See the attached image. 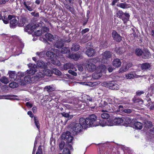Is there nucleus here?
<instances>
[{
	"instance_id": "obj_9",
	"label": "nucleus",
	"mask_w": 154,
	"mask_h": 154,
	"mask_svg": "<svg viewBox=\"0 0 154 154\" xmlns=\"http://www.w3.org/2000/svg\"><path fill=\"white\" fill-rule=\"evenodd\" d=\"M112 35L113 39L116 42H120L122 40L121 36L116 31H112Z\"/></svg>"
},
{
	"instance_id": "obj_31",
	"label": "nucleus",
	"mask_w": 154,
	"mask_h": 154,
	"mask_svg": "<svg viewBox=\"0 0 154 154\" xmlns=\"http://www.w3.org/2000/svg\"><path fill=\"white\" fill-rule=\"evenodd\" d=\"M70 50L68 47H65L62 48L61 51V53L62 54H66L69 53Z\"/></svg>"
},
{
	"instance_id": "obj_7",
	"label": "nucleus",
	"mask_w": 154,
	"mask_h": 154,
	"mask_svg": "<svg viewBox=\"0 0 154 154\" xmlns=\"http://www.w3.org/2000/svg\"><path fill=\"white\" fill-rule=\"evenodd\" d=\"M8 18L10 20V27L12 28H15L18 23V21L16 19L15 17L14 16L9 15Z\"/></svg>"
},
{
	"instance_id": "obj_3",
	"label": "nucleus",
	"mask_w": 154,
	"mask_h": 154,
	"mask_svg": "<svg viewBox=\"0 0 154 154\" xmlns=\"http://www.w3.org/2000/svg\"><path fill=\"white\" fill-rule=\"evenodd\" d=\"M98 58H94L88 60V63L86 65L87 70L90 72H93L96 70L95 64L98 62Z\"/></svg>"
},
{
	"instance_id": "obj_36",
	"label": "nucleus",
	"mask_w": 154,
	"mask_h": 154,
	"mask_svg": "<svg viewBox=\"0 0 154 154\" xmlns=\"http://www.w3.org/2000/svg\"><path fill=\"white\" fill-rule=\"evenodd\" d=\"M103 113L101 114V117L103 119H108L109 117V114L106 113L107 112H103Z\"/></svg>"
},
{
	"instance_id": "obj_35",
	"label": "nucleus",
	"mask_w": 154,
	"mask_h": 154,
	"mask_svg": "<svg viewBox=\"0 0 154 154\" xmlns=\"http://www.w3.org/2000/svg\"><path fill=\"white\" fill-rule=\"evenodd\" d=\"M79 48V46L77 44H73L71 48L72 51H78Z\"/></svg>"
},
{
	"instance_id": "obj_44",
	"label": "nucleus",
	"mask_w": 154,
	"mask_h": 154,
	"mask_svg": "<svg viewBox=\"0 0 154 154\" xmlns=\"http://www.w3.org/2000/svg\"><path fill=\"white\" fill-rule=\"evenodd\" d=\"M104 109H102L101 110L102 112H107L108 111H111V109L110 106L108 105L107 103V105H106Z\"/></svg>"
},
{
	"instance_id": "obj_42",
	"label": "nucleus",
	"mask_w": 154,
	"mask_h": 154,
	"mask_svg": "<svg viewBox=\"0 0 154 154\" xmlns=\"http://www.w3.org/2000/svg\"><path fill=\"white\" fill-rule=\"evenodd\" d=\"M135 54L138 56H140L142 55L143 53L142 50L140 48H137L135 51Z\"/></svg>"
},
{
	"instance_id": "obj_48",
	"label": "nucleus",
	"mask_w": 154,
	"mask_h": 154,
	"mask_svg": "<svg viewBox=\"0 0 154 154\" xmlns=\"http://www.w3.org/2000/svg\"><path fill=\"white\" fill-rule=\"evenodd\" d=\"M2 20H3V22L6 24H8L9 23V20L8 17L6 16H3L2 17Z\"/></svg>"
},
{
	"instance_id": "obj_49",
	"label": "nucleus",
	"mask_w": 154,
	"mask_h": 154,
	"mask_svg": "<svg viewBox=\"0 0 154 154\" xmlns=\"http://www.w3.org/2000/svg\"><path fill=\"white\" fill-rule=\"evenodd\" d=\"M53 72L56 75H60L61 74V72L58 69L56 68L54 69Z\"/></svg>"
},
{
	"instance_id": "obj_58",
	"label": "nucleus",
	"mask_w": 154,
	"mask_h": 154,
	"mask_svg": "<svg viewBox=\"0 0 154 154\" xmlns=\"http://www.w3.org/2000/svg\"><path fill=\"white\" fill-rule=\"evenodd\" d=\"M68 72L69 73L72 74L74 76H76L77 74L75 72H74L72 70H70L68 71Z\"/></svg>"
},
{
	"instance_id": "obj_5",
	"label": "nucleus",
	"mask_w": 154,
	"mask_h": 154,
	"mask_svg": "<svg viewBox=\"0 0 154 154\" xmlns=\"http://www.w3.org/2000/svg\"><path fill=\"white\" fill-rule=\"evenodd\" d=\"M101 85L102 86L109 88L113 90H117L120 88L119 85L114 82L113 83L104 82L102 83Z\"/></svg>"
},
{
	"instance_id": "obj_41",
	"label": "nucleus",
	"mask_w": 154,
	"mask_h": 154,
	"mask_svg": "<svg viewBox=\"0 0 154 154\" xmlns=\"http://www.w3.org/2000/svg\"><path fill=\"white\" fill-rule=\"evenodd\" d=\"M114 125L112 121L110 119L108 120L106 122H105L104 124V125H107L109 126H112Z\"/></svg>"
},
{
	"instance_id": "obj_2",
	"label": "nucleus",
	"mask_w": 154,
	"mask_h": 154,
	"mask_svg": "<svg viewBox=\"0 0 154 154\" xmlns=\"http://www.w3.org/2000/svg\"><path fill=\"white\" fill-rule=\"evenodd\" d=\"M97 116L94 115H92L86 118L87 127L96 126L98 125Z\"/></svg>"
},
{
	"instance_id": "obj_30",
	"label": "nucleus",
	"mask_w": 154,
	"mask_h": 154,
	"mask_svg": "<svg viewBox=\"0 0 154 154\" xmlns=\"http://www.w3.org/2000/svg\"><path fill=\"white\" fill-rule=\"evenodd\" d=\"M124 15L125 17H123L122 18V20L124 21V23H125L129 20L130 15L128 14L127 13H124Z\"/></svg>"
},
{
	"instance_id": "obj_47",
	"label": "nucleus",
	"mask_w": 154,
	"mask_h": 154,
	"mask_svg": "<svg viewBox=\"0 0 154 154\" xmlns=\"http://www.w3.org/2000/svg\"><path fill=\"white\" fill-rule=\"evenodd\" d=\"M107 104V103L106 101H101L100 103L99 104V106L103 108H105Z\"/></svg>"
},
{
	"instance_id": "obj_54",
	"label": "nucleus",
	"mask_w": 154,
	"mask_h": 154,
	"mask_svg": "<svg viewBox=\"0 0 154 154\" xmlns=\"http://www.w3.org/2000/svg\"><path fill=\"white\" fill-rule=\"evenodd\" d=\"M36 54L40 57H42L45 56V53L44 51H42L40 52H37L36 53Z\"/></svg>"
},
{
	"instance_id": "obj_46",
	"label": "nucleus",
	"mask_w": 154,
	"mask_h": 154,
	"mask_svg": "<svg viewBox=\"0 0 154 154\" xmlns=\"http://www.w3.org/2000/svg\"><path fill=\"white\" fill-rule=\"evenodd\" d=\"M9 86L11 88H14L17 87L18 86V85L15 82H13L10 83Z\"/></svg>"
},
{
	"instance_id": "obj_45",
	"label": "nucleus",
	"mask_w": 154,
	"mask_h": 154,
	"mask_svg": "<svg viewBox=\"0 0 154 154\" xmlns=\"http://www.w3.org/2000/svg\"><path fill=\"white\" fill-rule=\"evenodd\" d=\"M61 114L63 116H64L66 118H67L68 119H71L72 117L73 116L71 115H70L68 113L63 112L61 113Z\"/></svg>"
},
{
	"instance_id": "obj_64",
	"label": "nucleus",
	"mask_w": 154,
	"mask_h": 154,
	"mask_svg": "<svg viewBox=\"0 0 154 154\" xmlns=\"http://www.w3.org/2000/svg\"><path fill=\"white\" fill-rule=\"evenodd\" d=\"M27 114L31 118H32L34 117L33 114H32V112L30 111H28L27 112Z\"/></svg>"
},
{
	"instance_id": "obj_13",
	"label": "nucleus",
	"mask_w": 154,
	"mask_h": 154,
	"mask_svg": "<svg viewBox=\"0 0 154 154\" xmlns=\"http://www.w3.org/2000/svg\"><path fill=\"white\" fill-rule=\"evenodd\" d=\"M141 76H139L137 75L135 73L132 72L130 73L127 74L125 75V77L127 79H134V78H137L139 77H140Z\"/></svg>"
},
{
	"instance_id": "obj_6",
	"label": "nucleus",
	"mask_w": 154,
	"mask_h": 154,
	"mask_svg": "<svg viewBox=\"0 0 154 154\" xmlns=\"http://www.w3.org/2000/svg\"><path fill=\"white\" fill-rule=\"evenodd\" d=\"M111 56L112 53L110 51H105L103 53L100 61L103 63H106L107 62V60L110 58Z\"/></svg>"
},
{
	"instance_id": "obj_39",
	"label": "nucleus",
	"mask_w": 154,
	"mask_h": 154,
	"mask_svg": "<svg viewBox=\"0 0 154 154\" xmlns=\"http://www.w3.org/2000/svg\"><path fill=\"white\" fill-rule=\"evenodd\" d=\"M40 26L38 24H35L34 25H32L31 24V32L34 31L35 29L40 28Z\"/></svg>"
},
{
	"instance_id": "obj_50",
	"label": "nucleus",
	"mask_w": 154,
	"mask_h": 154,
	"mask_svg": "<svg viewBox=\"0 0 154 154\" xmlns=\"http://www.w3.org/2000/svg\"><path fill=\"white\" fill-rule=\"evenodd\" d=\"M35 33L36 35L39 36L42 35L43 33L42 30L41 29L40 30H37L36 31H35Z\"/></svg>"
},
{
	"instance_id": "obj_27",
	"label": "nucleus",
	"mask_w": 154,
	"mask_h": 154,
	"mask_svg": "<svg viewBox=\"0 0 154 154\" xmlns=\"http://www.w3.org/2000/svg\"><path fill=\"white\" fill-rule=\"evenodd\" d=\"M44 75L50 76L52 73V71L48 69H44L43 70Z\"/></svg>"
},
{
	"instance_id": "obj_25",
	"label": "nucleus",
	"mask_w": 154,
	"mask_h": 154,
	"mask_svg": "<svg viewBox=\"0 0 154 154\" xmlns=\"http://www.w3.org/2000/svg\"><path fill=\"white\" fill-rule=\"evenodd\" d=\"M134 125L135 128L137 129H141L143 127V124L139 122H135Z\"/></svg>"
},
{
	"instance_id": "obj_43",
	"label": "nucleus",
	"mask_w": 154,
	"mask_h": 154,
	"mask_svg": "<svg viewBox=\"0 0 154 154\" xmlns=\"http://www.w3.org/2000/svg\"><path fill=\"white\" fill-rule=\"evenodd\" d=\"M124 13L123 11H122L120 10L117 11L116 13V15L117 17H119L122 20V18L123 17L122 15H124Z\"/></svg>"
},
{
	"instance_id": "obj_24",
	"label": "nucleus",
	"mask_w": 154,
	"mask_h": 154,
	"mask_svg": "<svg viewBox=\"0 0 154 154\" xmlns=\"http://www.w3.org/2000/svg\"><path fill=\"white\" fill-rule=\"evenodd\" d=\"M45 37L46 39L49 41H52L54 38V36L49 33H46L45 35Z\"/></svg>"
},
{
	"instance_id": "obj_21",
	"label": "nucleus",
	"mask_w": 154,
	"mask_h": 154,
	"mask_svg": "<svg viewBox=\"0 0 154 154\" xmlns=\"http://www.w3.org/2000/svg\"><path fill=\"white\" fill-rule=\"evenodd\" d=\"M150 67V64L147 63H144L142 64L141 67L142 70H145L149 69Z\"/></svg>"
},
{
	"instance_id": "obj_59",
	"label": "nucleus",
	"mask_w": 154,
	"mask_h": 154,
	"mask_svg": "<svg viewBox=\"0 0 154 154\" xmlns=\"http://www.w3.org/2000/svg\"><path fill=\"white\" fill-rule=\"evenodd\" d=\"M123 112H124L127 113H131L132 112V111L131 109H124L123 110Z\"/></svg>"
},
{
	"instance_id": "obj_51",
	"label": "nucleus",
	"mask_w": 154,
	"mask_h": 154,
	"mask_svg": "<svg viewBox=\"0 0 154 154\" xmlns=\"http://www.w3.org/2000/svg\"><path fill=\"white\" fill-rule=\"evenodd\" d=\"M31 24H29L27 25L26 28H25V30L27 32H30L31 31Z\"/></svg>"
},
{
	"instance_id": "obj_61",
	"label": "nucleus",
	"mask_w": 154,
	"mask_h": 154,
	"mask_svg": "<svg viewBox=\"0 0 154 154\" xmlns=\"http://www.w3.org/2000/svg\"><path fill=\"white\" fill-rule=\"evenodd\" d=\"M144 92L143 91H138L136 92V94L137 95L140 96L142 94H143Z\"/></svg>"
},
{
	"instance_id": "obj_53",
	"label": "nucleus",
	"mask_w": 154,
	"mask_h": 154,
	"mask_svg": "<svg viewBox=\"0 0 154 154\" xmlns=\"http://www.w3.org/2000/svg\"><path fill=\"white\" fill-rule=\"evenodd\" d=\"M34 122L35 125L38 129L39 128V122L37 119V118L35 117H34Z\"/></svg>"
},
{
	"instance_id": "obj_60",
	"label": "nucleus",
	"mask_w": 154,
	"mask_h": 154,
	"mask_svg": "<svg viewBox=\"0 0 154 154\" xmlns=\"http://www.w3.org/2000/svg\"><path fill=\"white\" fill-rule=\"evenodd\" d=\"M89 29L88 28H86L84 29H83L82 32V35L87 32L89 31Z\"/></svg>"
},
{
	"instance_id": "obj_19",
	"label": "nucleus",
	"mask_w": 154,
	"mask_h": 154,
	"mask_svg": "<svg viewBox=\"0 0 154 154\" xmlns=\"http://www.w3.org/2000/svg\"><path fill=\"white\" fill-rule=\"evenodd\" d=\"M63 41L61 40H58L54 44L55 47L57 48H60L63 46L64 44Z\"/></svg>"
},
{
	"instance_id": "obj_32",
	"label": "nucleus",
	"mask_w": 154,
	"mask_h": 154,
	"mask_svg": "<svg viewBox=\"0 0 154 154\" xmlns=\"http://www.w3.org/2000/svg\"><path fill=\"white\" fill-rule=\"evenodd\" d=\"M128 69V67L126 65H123L120 69L119 72V73H122L125 72Z\"/></svg>"
},
{
	"instance_id": "obj_56",
	"label": "nucleus",
	"mask_w": 154,
	"mask_h": 154,
	"mask_svg": "<svg viewBox=\"0 0 154 154\" xmlns=\"http://www.w3.org/2000/svg\"><path fill=\"white\" fill-rule=\"evenodd\" d=\"M41 28L42 30L43 33L47 32L49 31V29L47 27H43Z\"/></svg>"
},
{
	"instance_id": "obj_62",
	"label": "nucleus",
	"mask_w": 154,
	"mask_h": 154,
	"mask_svg": "<svg viewBox=\"0 0 154 154\" xmlns=\"http://www.w3.org/2000/svg\"><path fill=\"white\" fill-rule=\"evenodd\" d=\"M121 48H118L116 50V53L118 54H121V53H122L123 52L121 51Z\"/></svg>"
},
{
	"instance_id": "obj_20",
	"label": "nucleus",
	"mask_w": 154,
	"mask_h": 154,
	"mask_svg": "<svg viewBox=\"0 0 154 154\" xmlns=\"http://www.w3.org/2000/svg\"><path fill=\"white\" fill-rule=\"evenodd\" d=\"M74 66L73 64L70 63H67L64 64L63 66V69L64 70H67V69H73Z\"/></svg>"
},
{
	"instance_id": "obj_4",
	"label": "nucleus",
	"mask_w": 154,
	"mask_h": 154,
	"mask_svg": "<svg viewBox=\"0 0 154 154\" xmlns=\"http://www.w3.org/2000/svg\"><path fill=\"white\" fill-rule=\"evenodd\" d=\"M106 67L103 64H101L97 67L95 70V72L93 74V78L94 79H98L102 75V73H105Z\"/></svg>"
},
{
	"instance_id": "obj_10",
	"label": "nucleus",
	"mask_w": 154,
	"mask_h": 154,
	"mask_svg": "<svg viewBox=\"0 0 154 154\" xmlns=\"http://www.w3.org/2000/svg\"><path fill=\"white\" fill-rule=\"evenodd\" d=\"M70 132H67L66 134H62V137L65 139H66L67 142L69 143H71L73 139V137L71 135H70Z\"/></svg>"
},
{
	"instance_id": "obj_16",
	"label": "nucleus",
	"mask_w": 154,
	"mask_h": 154,
	"mask_svg": "<svg viewBox=\"0 0 154 154\" xmlns=\"http://www.w3.org/2000/svg\"><path fill=\"white\" fill-rule=\"evenodd\" d=\"M67 57L75 60H77L80 57V55L78 53L75 54H69Z\"/></svg>"
},
{
	"instance_id": "obj_1",
	"label": "nucleus",
	"mask_w": 154,
	"mask_h": 154,
	"mask_svg": "<svg viewBox=\"0 0 154 154\" xmlns=\"http://www.w3.org/2000/svg\"><path fill=\"white\" fill-rule=\"evenodd\" d=\"M28 67H31L29 70H27V74L28 75L26 76L24 78L25 81L27 83H31L32 82L33 80V82L35 81V77H31L34 74L36 70L37 66L35 65H33L31 63H29L28 65Z\"/></svg>"
},
{
	"instance_id": "obj_12",
	"label": "nucleus",
	"mask_w": 154,
	"mask_h": 154,
	"mask_svg": "<svg viewBox=\"0 0 154 154\" xmlns=\"http://www.w3.org/2000/svg\"><path fill=\"white\" fill-rule=\"evenodd\" d=\"M72 148L70 144L68 143L65 146L63 152V154H70L69 150L72 149Z\"/></svg>"
},
{
	"instance_id": "obj_34",
	"label": "nucleus",
	"mask_w": 154,
	"mask_h": 154,
	"mask_svg": "<svg viewBox=\"0 0 154 154\" xmlns=\"http://www.w3.org/2000/svg\"><path fill=\"white\" fill-rule=\"evenodd\" d=\"M144 125L146 128H150L152 127V123L149 121H146L144 122Z\"/></svg>"
},
{
	"instance_id": "obj_33",
	"label": "nucleus",
	"mask_w": 154,
	"mask_h": 154,
	"mask_svg": "<svg viewBox=\"0 0 154 154\" xmlns=\"http://www.w3.org/2000/svg\"><path fill=\"white\" fill-rule=\"evenodd\" d=\"M46 54L48 57L50 58L51 60L56 56L51 51H48L46 53Z\"/></svg>"
},
{
	"instance_id": "obj_29",
	"label": "nucleus",
	"mask_w": 154,
	"mask_h": 154,
	"mask_svg": "<svg viewBox=\"0 0 154 154\" xmlns=\"http://www.w3.org/2000/svg\"><path fill=\"white\" fill-rule=\"evenodd\" d=\"M123 120L121 118H116L114 120V122L116 125H118L122 123Z\"/></svg>"
},
{
	"instance_id": "obj_22",
	"label": "nucleus",
	"mask_w": 154,
	"mask_h": 154,
	"mask_svg": "<svg viewBox=\"0 0 154 154\" xmlns=\"http://www.w3.org/2000/svg\"><path fill=\"white\" fill-rule=\"evenodd\" d=\"M117 6L123 9L127 8L130 7V5L126 3H119L117 5Z\"/></svg>"
},
{
	"instance_id": "obj_38",
	"label": "nucleus",
	"mask_w": 154,
	"mask_h": 154,
	"mask_svg": "<svg viewBox=\"0 0 154 154\" xmlns=\"http://www.w3.org/2000/svg\"><path fill=\"white\" fill-rule=\"evenodd\" d=\"M143 57L144 59H146L150 57V53L148 51H147L143 53Z\"/></svg>"
},
{
	"instance_id": "obj_15",
	"label": "nucleus",
	"mask_w": 154,
	"mask_h": 154,
	"mask_svg": "<svg viewBox=\"0 0 154 154\" xmlns=\"http://www.w3.org/2000/svg\"><path fill=\"white\" fill-rule=\"evenodd\" d=\"M10 78L12 81H15L17 78L16 72L15 71H10L8 72Z\"/></svg>"
},
{
	"instance_id": "obj_63",
	"label": "nucleus",
	"mask_w": 154,
	"mask_h": 154,
	"mask_svg": "<svg viewBox=\"0 0 154 154\" xmlns=\"http://www.w3.org/2000/svg\"><path fill=\"white\" fill-rule=\"evenodd\" d=\"M26 105L27 106L30 108H31L32 106V104L30 103L29 102H27L26 103Z\"/></svg>"
},
{
	"instance_id": "obj_18",
	"label": "nucleus",
	"mask_w": 154,
	"mask_h": 154,
	"mask_svg": "<svg viewBox=\"0 0 154 154\" xmlns=\"http://www.w3.org/2000/svg\"><path fill=\"white\" fill-rule=\"evenodd\" d=\"M38 66L41 68H45L47 66V63H45L42 61H38L37 63Z\"/></svg>"
},
{
	"instance_id": "obj_17",
	"label": "nucleus",
	"mask_w": 154,
	"mask_h": 154,
	"mask_svg": "<svg viewBox=\"0 0 154 154\" xmlns=\"http://www.w3.org/2000/svg\"><path fill=\"white\" fill-rule=\"evenodd\" d=\"M95 53V50L92 48L88 49L86 52V54L89 57L94 56Z\"/></svg>"
},
{
	"instance_id": "obj_40",
	"label": "nucleus",
	"mask_w": 154,
	"mask_h": 154,
	"mask_svg": "<svg viewBox=\"0 0 154 154\" xmlns=\"http://www.w3.org/2000/svg\"><path fill=\"white\" fill-rule=\"evenodd\" d=\"M0 81L5 84H7L9 82L8 79L5 77H3L1 78Z\"/></svg>"
},
{
	"instance_id": "obj_55",
	"label": "nucleus",
	"mask_w": 154,
	"mask_h": 154,
	"mask_svg": "<svg viewBox=\"0 0 154 154\" xmlns=\"http://www.w3.org/2000/svg\"><path fill=\"white\" fill-rule=\"evenodd\" d=\"M79 83L81 84L88 85L89 86H92V84L91 82H80Z\"/></svg>"
},
{
	"instance_id": "obj_8",
	"label": "nucleus",
	"mask_w": 154,
	"mask_h": 154,
	"mask_svg": "<svg viewBox=\"0 0 154 154\" xmlns=\"http://www.w3.org/2000/svg\"><path fill=\"white\" fill-rule=\"evenodd\" d=\"M33 3L31 1L24 2L23 4L25 8L29 11H31L33 9L32 5Z\"/></svg>"
},
{
	"instance_id": "obj_11",
	"label": "nucleus",
	"mask_w": 154,
	"mask_h": 154,
	"mask_svg": "<svg viewBox=\"0 0 154 154\" xmlns=\"http://www.w3.org/2000/svg\"><path fill=\"white\" fill-rule=\"evenodd\" d=\"M83 127L78 123L75 124L72 128V130L76 132H80L82 129Z\"/></svg>"
},
{
	"instance_id": "obj_52",
	"label": "nucleus",
	"mask_w": 154,
	"mask_h": 154,
	"mask_svg": "<svg viewBox=\"0 0 154 154\" xmlns=\"http://www.w3.org/2000/svg\"><path fill=\"white\" fill-rule=\"evenodd\" d=\"M36 154H43L42 150V146H39L37 150Z\"/></svg>"
},
{
	"instance_id": "obj_14",
	"label": "nucleus",
	"mask_w": 154,
	"mask_h": 154,
	"mask_svg": "<svg viewBox=\"0 0 154 154\" xmlns=\"http://www.w3.org/2000/svg\"><path fill=\"white\" fill-rule=\"evenodd\" d=\"M121 64L120 60L118 58L114 59L112 62L113 66L116 67H119L121 66Z\"/></svg>"
},
{
	"instance_id": "obj_37",
	"label": "nucleus",
	"mask_w": 154,
	"mask_h": 154,
	"mask_svg": "<svg viewBox=\"0 0 154 154\" xmlns=\"http://www.w3.org/2000/svg\"><path fill=\"white\" fill-rule=\"evenodd\" d=\"M44 74L43 71L42 72H39L37 73L36 78L37 79V78L38 79L40 78H43L44 77ZM37 80L38 79H36V80Z\"/></svg>"
},
{
	"instance_id": "obj_57",
	"label": "nucleus",
	"mask_w": 154,
	"mask_h": 154,
	"mask_svg": "<svg viewBox=\"0 0 154 154\" xmlns=\"http://www.w3.org/2000/svg\"><path fill=\"white\" fill-rule=\"evenodd\" d=\"M65 144V142L64 141H62L59 144V147L60 149L62 150L64 147Z\"/></svg>"
},
{
	"instance_id": "obj_23",
	"label": "nucleus",
	"mask_w": 154,
	"mask_h": 154,
	"mask_svg": "<svg viewBox=\"0 0 154 154\" xmlns=\"http://www.w3.org/2000/svg\"><path fill=\"white\" fill-rule=\"evenodd\" d=\"M79 123H78V124L81 125L82 127H87L86 119H85L84 118L82 117L81 118L79 119Z\"/></svg>"
},
{
	"instance_id": "obj_26",
	"label": "nucleus",
	"mask_w": 154,
	"mask_h": 154,
	"mask_svg": "<svg viewBox=\"0 0 154 154\" xmlns=\"http://www.w3.org/2000/svg\"><path fill=\"white\" fill-rule=\"evenodd\" d=\"M51 62L52 64L58 66H59L61 65L60 61L54 57L51 60Z\"/></svg>"
},
{
	"instance_id": "obj_28",
	"label": "nucleus",
	"mask_w": 154,
	"mask_h": 154,
	"mask_svg": "<svg viewBox=\"0 0 154 154\" xmlns=\"http://www.w3.org/2000/svg\"><path fill=\"white\" fill-rule=\"evenodd\" d=\"M45 89L47 91L51 92L54 91L55 89V88L53 85H52L46 86L45 88Z\"/></svg>"
}]
</instances>
